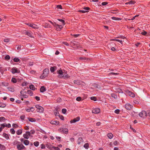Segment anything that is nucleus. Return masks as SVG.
Wrapping results in <instances>:
<instances>
[{"mask_svg": "<svg viewBox=\"0 0 150 150\" xmlns=\"http://www.w3.org/2000/svg\"><path fill=\"white\" fill-rule=\"evenodd\" d=\"M39 142H35L34 143V144L35 146H38L39 145Z\"/></svg>", "mask_w": 150, "mask_h": 150, "instance_id": "obj_42", "label": "nucleus"}, {"mask_svg": "<svg viewBox=\"0 0 150 150\" xmlns=\"http://www.w3.org/2000/svg\"><path fill=\"white\" fill-rule=\"evenodd\" d=\"M49 72V70L48 69H45L43 73V74L45 75V76H47Z\"/></svg>", "mask_w": 150, "mask_h": 150, "instance_id": "obj_10", "label": "nucleus"}, {"mask_svg": "<svg viewBox=\"0 0 150 150\" xmlns=\"http://www.w3.org/2000/svg\"><path fill=\"white\" fill-rule=\"evenodd\" d=\"M11 72L13 74L18 73V71L16 67H13L11 70Z\"/></svg>", "mask_w": 150, "mask_h": 150, "instance_id": "obj_14", "label": "nucleus"}, {"mask_svg": "<svg viewBox=\"0 0 150 150\" xmlns=\"http://www.w3.org/2000/svg\"><path fill=\"white\" fill-rule=\"evenodd\" d=\"M57 20H58L59 21H60V22H62L63 25H64V24H65L64 21V20H62V19H58Z\"/></svg>", "mask_w": 150, "mask_h": 150, "instance_id": "obj_41", "label": "nucleus"}, {"mask_svg": "<svg viewBox=\"0 0 150 150\" xmlns=\"http://www.w3.org/2000/svg\"><path fill=\"white\" fill-rule=\"evenodd\" d=\"M25 92H24L23 91H21L20 92L21 95L20 97V98H22L23 97L24 98H28V96L25 94Z\"/></svg>", "mask_w": 150, "mask_h": 150, "instance_id": "obj_5", "label": "nucleus"}, {"mask_svg": "<svg viewBox=\"0 0 150 150\" xmlns=\"http://www.w3.org/2000/svg\"><path fill=\"white\" fill-rule=\"evenodd\" d=\"M57 8H60L62 9V7L61 5H58L57 6Z\"/></svg>", "mask_w": 150, "mask_h": 150, "instance_id": "obj_63", "label": "nucleus"}, {"mask_svg": "<svg viewBox=\"0 0 150 150\" xmlns=\"http://www.w3.org/2000/svg\"><path fill=\"white\" fill-rule=\"evenodd\" d=\"M0 148L2 150H4L5 149V147L3 145L0 144Z\"/></svg>", "mask_w": 150, "mask_h": 150, "instance_id": "obj_35", "label": "nucleus"}, {"mask_svg": "<svg viewBox=\"0 0 150 150\" xmlns=\"http://www.w3.org/2000/svg\"><path fill=\"white\" fill-rule=\"evenodd\" d=\"M54 114L56 116H57L59 115V112H58L57 110V109H56L55 111L54 112Z\"/></svg>", "mask_w": 150, "mask_h": 150, "instance_id": "obj_31", "label": "nucleus"}, {"mask_svg": "<svg viewBox=\"0 0 150 150\" xmlns=\"http://www.w3.org/2000/svg\"><path fill=\"white\" fill-rule=\"evenodd\" d=\"M30 132H29L27 131L26 132V133L23 134V137L24 138L28 139L29 138V136H30Z\"/></svg>", "mask_w": 150, "mask_h": 150, "instance_id": "obj_6", "label": "nucleus"}, {"mask_svg": "<svg viewBox=\"0 0 150 150\" xmlns=\"http://www.w3.org/2000/svg\"><path fill=\"white\" fill-rule=\"evenodd\" d=\"M28 93L29 94L30 96H32L33 95V93L32 91L29 90L27 91Z\"/></svg>", "mask_w": 150, "mask_h": 150, "instance_id": "obj_28", "label": "nucleus"}, {"mask_svg": "<svg viewBox=\"0 0 150 150\" xmlns=\"http://www.w3.org/2000/svg\"><path fill=\"white\" fill-rule=\"evenodd\" d=\"M24 33H25V34L27 35L28 36L31 38L33 37V36H32V33L31 32L28 31H25L24 32Z\"/></svg>", "mask_w": 150, "mask_h": 150, "instance_id": "obj_20", "label": "nucleus"}, {"mask_svg": "<svg viewBox=\"0 0 150 150\" xmlns=\"http://www.w3.org/2000/svg\"><path fill=\"white\" fill-rule=\"evenodd\" d=\"M47 89L45 86H42L40 89V91L41 92L43 93L46 91Z\"/></svg>", "mask_w": 150, "mask_h": 150, "instance_id": "obj_17", "label": "nucleus"}, {"mask_svg": "<svg viewBox=\"0 0 150 150\" xmlns=\"http://www.w3.org/2000/svg\"><path fill=\"white\" fill-rule=\"evenodd\" d=\"M83 142V140L82 138V137H79L78 140V144H79Z\"/></svg>", "mask_w": 150, "mask_h": 150, "instance_id": "obj_19", "label": "nucleus"}, {"mask_svg": "<svg viewBox=\"0 0 150 150\" xmlns=\"http://www.w3.org/2000/svg\"><path fill=\"white\" fill-rule=\"evenodd\" d=\"M20 118L21 120H23L25 118V116L24 115H22L21 116Z\"/></svg>", "mask_w": 150, "mask_h": 150, "instance_id": "obj_61", "label": "nucleus"}, {"mask_svg": "<svg viewBox=\"0 0 150 150\" xmlns=\"http://www.w3.org/2000/svg\"><path fill=\"white\" fill-rule=\"evenodd\" d=\"M111 18L113 20L116 21H120L122 20V19L120 18H116L115 17H112Z\"/></svg>", "mask_w": 150, "mask_h": 150, "instance_id": "obj_21", "label": "nucleus"}, {"mask_svg": "<svg viewBox=\"0 0 150 150\" xmlns=\"http://www.w3.org/2000/svg\"><path fill=\"white\" fill-rule=\"evenodd\" d=\"M3 136L5 137L7 139H9V136L8 134L4 133L3 134Z\"/></svg>", "mask_w": 150, "mask_h": 150, "instance_id": "obj_29", "label": "nucleus"}, {"mask_svg": "<svg viewBox=\"0 0 150 150\" xmlns=\"http://www.w3.org/2000/svg\"><path fill=\"white\" fill-rule=\"evenodd\" d=\"M80 119L79 117H77L76 118H74L73 120H71L70 122L71 123H75V122L79 121L80 120Z\"/></svg>", "mask_w": 150, "mask_h": 150, "instance_id": "obj_8", "label": "nucleus"}, {"mask_svg": "<svg viewBox=\"0 0 150 150\" xmlns=\"http://www.w3.org/2000/svg\"><path fill=\"white\" fill-rule=\"evenodd\" d=\"M35 107L36 108L39 110V111H38V112H42L44 110L43 108L42 107L38 105H36Z\"/></svg>", "mask_w": 150, "mask_h": 150, "instance_id": "obj_2", "label": "nucleus"}, {"mask_svg": "<svg viewBox=\"0 0 150 150\" xmlns=\"http://www.w3.org/2000/svg\"><path fill=\"white\" fill-rule=\"evenodd\" d=\"M29 120L31 122H34L35 121V120L34 118H29Z\"/></svg>", "mask_w": 150, "mask_h": 150, "instance_id": "obj_44", "label": "nucleus"}, {"mask_svg": "<svg viewBox=\"0 0 150 150\" xmlns=\"http://www.w3.org/2000/svg\"><path fill=\"white\" fill-rule=\"evenodd\" d=\"M57 73L59 74L58 77L59 78H64L65 79H67L69 78L67 74V71L63 70L62 71L61 69L57 71Z\"/></svg>", "mask_w": 150, "mask_h": 150, "instance_id": "obj_1", "label": "nucleus"}, {"mask_svg": "<svg viewBox=\"0 0 150 150\" xmlns=\"http://www.w3.org/2000/svg\"><path fill=\"white\" fill-rule=\"evenodd\" d=\"M11 81L13 83H16V79L15 78H13L11 79Z\"/></svg>", "mask_w": 150, "mask_h": 150, "instance_id": "obj_45", "label": "nucleus"}, {"mask_svg": "<svg viewBox=\"0 0 150 150\" xmlns=\"http://www.w3.org/2000/svg\"><path fill=\"white\" fill-rule=\"evenodd\" d=\"M6 106V105L4 104H3L0 103V107L1 108H4Z\"/></svg>", "mask_w": 150, "mask_h": 150, "instance_id": "obj_36", "label": "nucleus"}, {"mask_svg": "<svg viewBox=\"0 0 150 150\" xmlns=\"http://www.w3.org/2000/svg\"><path fill=\"white\" fill-rule=\"evenodd\" d=\"M100 112V109L99 108H95L93 109L92 110V112L93 113L98 114Z\"/></svg>", "mask_w": 150, "mask_h": 150, "instance_id": "obj_9", "label": "nucleus"}, {"mask_svg": "<svg viewBox=\"0 0 150 150\" xmlns=\"http://www.w3.org/2000/svg\"><path fill=\"white\" fill-rule=\"evenodd\" d=\"M79 59L81 60H86V61L90 60L91 61L92 60L91 59H90L88 58H86L85 57H79Z\"/></svg>", "mask_w": 150, "mask_h": 150, "instance_id": "obj_12", "label": "nucleus"}, {"mask_svg": "<svg viewBox=\"0 0 150 150\" xmlns=\"http://www.w3.org/2000/svg\"><path fill=\"white\" fill-rule=\"evenodd\" d=\"M10 132L11 133L13 134H14L15 133V131L12 128L10 129Z\"/></svg>", "mask_w": 150, "mask_h": 150, "instance_id": "obj_43", "label": "nucleus"}, {"mask_svg": "<svg viewBox=\"0 0 150 150\" xmlns=\"http://www.w3.org/2000/svg\"><path fill=\"white\" fill-rule=\"evenodd\" d=\"M146 33L147 32L145 31H143L141 33V34L144 35H145L146 34Z\"/></svg>", "mask_w": 150, "mask_h": 150, "instance_id": "obj_60", "label": "nucleus"}, {"mask_svg": "<svg viewBox=\"0 0 150 150\" xmlns=\"http://www.w3.org/2000/svg\"><path fill=\"white\" fill-rule=\"evenodd\" d=\"M35 98L36 99V100L38 101H39L40 100V98L39 97L36 96L35 97Z\"/></svg>", "mask_w": 150, "mask_h": 150, "instance_id": "obj_58", "label": "nucleus"}, {"mask_svg": "<svg viewBox=\"0 0 150 150\" xmlns=\"http://www.w3.org/2000/svg\"><path fill=\"white\" fill-rule=\"evenodd\" d=\"M22 130L20 129L18 130L16 132V134H18V135H19L22 134Z\"/></svg>", "mask_w": 150, "mask_h": 150, "instance_id": "obj_25", "label": "nucleus"}, {"mask_svg": "<svg viewBox=\"0 0 150 150\" xmlns=\"http://www.w3.org/2000/svg\"><path fill=\"white\" fill-rule=\"evenodd\" d=\"M5 118L3 117H0V122L4 121Z\"/></svg>", "mask_w": 150, "mask_h": 150, "instance_id": "obj_37", "label": "nucleus"}, {"mask_svg": "<svg viewBox=\"0 0 150 150\" xmlns=\"http://www.w3.org/2000/svg\"><path fill=\"white\" fill-rule=\"evenodd\" d=\"M25 110L28 112H29L30 111L33 112L34 111L35 109L33 107H29V108L26 109Z\"/></svg>", "mask_w": 150, "mask_h": 150, "instance_id": "obj_15", "label": "nucleus"}, {"mask_svg": "<svg viewBox=\"0 0 150 150\" xmlns=\"http://www.w3.org/2000/svg\"><path fill=\"white\" fill-rule=\"evenodd\" d=\"M6 127H7L8 128H10L11 127V125L9 123L7 125H6Z\"/></svg>", "mask_w": 150, "mask_h": 150, "instance_id": "obj_62", "label": "nucleus"}, {"mask_svg": "<svg viewBox=\"0 0 150 150\" xmlns=\"http://www.w3.org/2000/svg\"><path fill=\"white\" fill-rule=\"evenodd\" d=\"M59 131L63 133L67 134L68 133V130L67 129H63V128H60L58 129Z\"/></svg>", "mask_w": 150, "mask_h": 150, "instance_id": "obj_4", "label": "nucleus"}, {"mask_svg": "<svg viewBox=\"0 0 150 150\" xmlns=\"http://www.w3.org/2000/svg\"><path fill=\"white\" fill-rule=\"evenodd\" d=\"M134 2L133 1H130L126 3H125V4H134Z\"/></svg>", "mask_w": 150, "mask_h": 150, "instance_id": "obj_32", "label": "nucleus"}, {"mask_svg": "<svg viewBox=\"0 0 150 150\" xmlns=\"http://www.w3.org/2000/svg\"><path fill=\"white\" fill-rule=\"evenodd\" d=\"M29 141L26 140H25L23 141V143L25 145H28L29 144Z\"/></svg>", "mask_w": 150, "mask_h": 150, "instance_id": "obj_26", "label": "nucleus"}, {"mask_svg": "<svg viewBox=\"0 0 150 150\" xmlns=\"http://www.w3.org/2000/svg\"><path fill=\"white\" fill-rule=\"evenodd\" d=\"M119 112H120V110H119V109H117V110H116L115 111V112L116 113H117V114H118L119 113Z\"/></svg>", "mask_w": 150, "mask_h": 150, "instance_id": "obj_55", "label": "nucleus"}, {"mask_svg": "<svg viewBox=\"0 0 150 150\" xmlns=\"http://www.w3.org/2000/svg\"><path fill=\"white\" fill-rule=\"evenodd\" d=\"M94 87L95 88H100V87L97 84H95Z\"/></svg>", "mask_w": 150, "mask_h": 150, "instance_id": "obj_38", "label": "nucleus"}, {"mask_svg": "<svg viewBox=\"0 0 150 150\" xmlns=\"http://www.w3.org/2000/svg\"><path fill=\"white\" fill-rule=\"evenodd\" d=\"M56 70V67H51L50 68V70L51 72H53Z\"/></svg>", "mask_w": 150, "mask_h": 150, "instance_id": "obj_22", "label": "nucleus"}, {"mask_svg": "<svg viewBox=\"0 0 150 150\" xmlns=\"http://www.w3.org/2000/svg\"><path fill=\"white\" fill-rule=\"evenodd\" d=\"M91 100H93L94 101H96V100L97 98H96L95 97H91Z\"/></svg>", "mask_w": 150, "mask_h": 150, "instance_id": "obj_47", "label": "nucleus"}, {"mask_svg": "<svg viewBox=\"0 0 150 150\" xmlns=\"http://www.w3.org/2000/svg\"><path fill=\"white\" fill-rule=\"evenodd\" d=\"M127 93L128 95L130 97L134 98L135 96V95L132 92H131L130 91H127Z\"/></svg>", "mask_w": 150, "mask_h": 150, "instance_id": "obj_11", "label": "nucleus"}, {"mask_svg": "<svg viewBox=\"0 0 150 150\" xmlns=\"http://www.w3.org/2000/svg\"><path fill=\"white\" fill-rule=\"evenodd\" d=\"M115 92L118 93H123V91L120 88H116L115 89Z\"/></svg>", "mask_w": 150, "mask_h": 150, "instance_id": "obj_16", "label": "nucleus"}, {"mask_svg": "<svg viewBox=\"0 0 150 150\" xmlns=\"http://www.w3.org/2000/svg\"><path fill=\"white\" fill-rule=\"evenodd\" d=\"M86 149H88L89 147V144L88 143H86L83 146Z\"/></svg>", "mask_w": 150, "mask_h": 150, "instance_id": "obj_30", "label": "nucleus"}, {"mask_svg": "<svg viewBox=\"0 0 150 150\" xmlns=\"http://www.w3.org/2000/svg\"><path fill=\"white\" fill-rule=\"evenodd\" d=\"M107 137L110 139H112L113 137V135L112 133H109L107 134Z\"/></svg>", "mask_w": 150, "mask_h": 150, "instance_id": "obj_24", "label": "nucleus"}, {"mask_svg": "<svg viewBox=\"0 0 150 150\" xmlns=\"http://www.w3.org/2000/svg\"><path fill=\"white\" fill-rule=\"evenodd\" d=\"M9 91L11 92H13L14 91V88H9Z\"/></svg>", "mask_w": 150, "mask_h": 150, "instance_id": "obj_51", "label": "nucleus"}, {"mask_svg": "<svg viewBox=\"0 0 150 150\" xmlns=\"http://www.w3.org/2000/svg\"><path fill=\"white\" fill-rule=\"evenodd\" d=\"M17 148L19 150H22L25 149V147L22 144H18L17 145Z\"/></svg>", "mask_w": 150, "mask_h": 150, "instance_id": "obj_7", "label": "nucleus"}, {"mask_svg": "<svg viewBox=\"0 0 150 150\" xmlns=\"http://www.w3.org/2000/svg\"><path fill=\"white\" fill-rule=\"evenodd\" d=\"M112 97L114 98L115 99H117V96L114 93H112L111 94Z\"/></svg>", "mask_w": 150, "mask_h": 150, "instance_id": "obj_34", "label": "nucleus"}, {"mask_svg": "<svg viewBox=\"0 0 150 150\" xmlns=\"http://www.w3.org/2000/svg\"><path fill=\"white\" fill-rule=\"evenodd\" d=\"M139 115L140 117L144 118L146 116L147 113L145 111L143 110L141 112L139 113Z\"/></svg>", "mask_w": 150, "mask_h": 150, "instance_id": "obj_3", "label": "nucleus"}, {"mask_svg": "<svg viewBox=\"0 0 150 150\" xmlns=\"http://www.w3.org/2000/svg\"><path fill=\"white\" fill-rule=\"evenodd\" d=\"M33 64V62H30L29 63V65L30 66H32Z\"/></svg>", "mask_w": 150, "mask_h": 150, "instance_id": "obj_57", "label": "nucleus"}, {"mask_svg": "<svg viewBox=\"0 0 150 150\" xmlns=\"http://www.w3.org/2000/svg\"><path fill=\"white\" fill-rule=\"evenodd\" d=\"M50 123L53 125H58L59 124V122L58 121H52Z\"/></svg>", "mask_w": 150, "mask_h": 150, "instance_id": "obj_18", "label": "nucleus"}, {"mask_svg": "<svg viewBox=\"0 0 150 150\" xmlns=\"http://www.w3.org/2000/svg\"><path fill=\"white\" fill-rule=\"evenodd\" d=\"M74 83L75 84H79L80 83V81L79 80H74Z\"/></svg>", "mask_w": 150, "mask_h": 150, "instance_id": "obj_40", "label": "nucleus"}, {"mask_svg": "<svg viewBox=\"0 0 150 150\" xmlns=\"http://www.w3.org/2000/svg\"><path fill=\"white\" fill-rule=\"evenodd\" d=\"M62 112L64 114H65L67 112V110L65 109H63L62 110Z\"/></svg>", "mask_w": 150, "mask_h": 150, "instance_id": "obj_48", "label": "nucleus"}, {"mask_svg": "<svg viewBox=\"0 0 150 150\" xmlns=\"http://www.w3.org/2000/svg\"><path fill=\"white\" fill-rule=\"evenodd\" d=\"M81 98L80 97H78L76 98V100L78 101H80L81 100Z\"/></svg>", "mask_w": 150, "mask_h": 150, "instance_id": "obj_53", "label": "nucleus"}, {"mask_svg": "<svg viewBox=\"0 0 150 150\" xmlns=\"http://www.w3.org/2000/svg\"><path fill=\"white\" fill-rule=\"evenodd\" d=\"M132 107V106L130 104H127L125 105V108L127 110H130Z\"/></svg>", "mask_w": 150, "mask_h": 150, "instance_id": "obj_13", "label": "nucleus"}, {"mask_svg": "<svg viewBox=\"0 0 150 150\" xmlns=\"http://www.w3.org/2000/svg\"><path fill=\"white\" fill-rule=\"evenodd\" d=\"M0 71L1 74H3L4 73V71L3 70V69H2V68L1 67L0 68Z\"/></svg>", "mask_w": 150, "mask_h": 150, "instance_id": "obj_56", "label": "nucleus"}, {"mask_svg": "<svg viewBox=\"0 0 150 150\" xmlns=\"http://www.w3.org/2000/svg\"><path fill=\"white\" fill-rule=\"evenodd\" d=\"M119 74V73H115L114 72H111L109 73V75H118Z\"/></svg>", "mask_w": 150, "mask_h": 150, "instance_id": "obj_46", "label": "nucleus"}, {"mask_svg": "<svg viewBox=\"0 0 150 150\" xmlns=\"http://www.w3.org/2000/svg\"><path fill=\"white\" fill-rule=\"evenodd\" d=\"M59 118H60V119L62 120H64V117L62 116V115H59Z\"/></svg>", "mask_w": 150, "mask_h": 150, "instance_id": "obj_59", "label": "nucleus"}, {"mask_svg": "<svg viewBox=\"0 0 150 150\" xmlns=\"http://www.w3.org/2000/svg\"><path fill=\"white\" fill-rule=\"evenodd\" d=\"M108 4L107 2H104L102 3V5L103 6H105L107 5Z\"/></svg>", "mask_w": 150, "mask_h": 150, "instance_id": "obj_54", "label": "nucleus"}, {"mask_svg": "<svg viewBox=\"0 0 150 150\" xmlns=\"http://www.w3.org/2000/svg\"><path fill=\"white\" fill-rule=\"evenodd\" d=\"M45 146L43 144H42L41 145V148L42 149H44L45 148Z\"/></svg>", "mask_w": 150, "mask_h": 150, "instance_id": "obj_64", "label": "nucleus"}, {"mask_svg": "<svg viewBox=\"0 0 150 150\" xmlns=\"http://www.w3.org/2000/svg\"><path fill=\"white\" fill-rule=\"evenodd\" d=\"M10 57L9 55H6L5 57V59L6 60H9L10 59Z\"/></svg>", "mask_w": 150, "mask_h": 150, "instance_id": "obj_39", "label": "nucleus"}, {"mask_svg": "<svg viewBox=\"0 0 150 150\" xmlns=\"http://www.w3.org/2000/svg\"><path fill=\"white\" fill-rule=\"evenodd\" d=\"M9 40H10L8 38L5 39L4 40V41L5 42H9Z\"/></svg>", "mask_w": 150, "mask_h": 150, "instance_id": "obj_52", "label": "nucleus"}, {"mask_svg": "<svg viewBox=\"0 0 150 150\" xmlns=\"http://www.w3.org/2000/svg\"><path fill=\"white\" fill-rule=\"evenodd\" d=\"M46 77V76H45V75L43 74L40 76V78L41 79H44Z\"/></svg>", "mask_w": 150, "mask_h": 150, "instance_id": "obj_49", "label": "nucleus"}, {"mask_svg": "<svg viewBox=\"0 0 150 150\" xmlns=\"http://www.w3.org/2000/svg\"><path fill=\"white\" fill-rule=\"evenodd\" d=\"M29 88L30 89H32L33 90H34L35 89V86L33 85H30L29 86Z\"/></svg>", "mask_w": 150, "mask_h": 150, "instance_id": "obj_27", "label": "nucleus"}, {"mask_svg": "<svg viewBox=\"0 0 150 150\" xmlns=\"http://www.w3.org/2000/svg\"><path fill=\"white\" fill-rule=\"evenodd\" d=\"M78 11H79V12H81V13H85L86 12H88V11H83V10H80Z\"/></svg>", "mask_w": 150, "mask_h": 150, "instance_id": "obj_50", "label": "nucleus"}, {"mask_svg": "<svg viewBox=\"0 0 150 150\" xmlns=\"http://www.w3.org/2000/svg\"><path fill=\"white\" fill-rule=\"evenodd\" d=\"M29 26L31 27L34 28H36V25L34 24H29Z\"/></svg>", "mask_w": 150, "mask_h": 150, "instance_id": "obj_23", "label": "nucleus"}, {"mask_svg": "<svg viewBox=\"0 0 150 150\" xmlns=\"http://www.w3.org/2000/svg\"><path fill=\"white\" fill-rule=\"evenodd\" d=\"M13 61L14 62H17L20 61V59L18 58H15L13 59Z\"/></svg>", "mask_w": 150, "mask_h": 150, "instance_id": "obj_33", "label": "nucleus"}]
</instances>
